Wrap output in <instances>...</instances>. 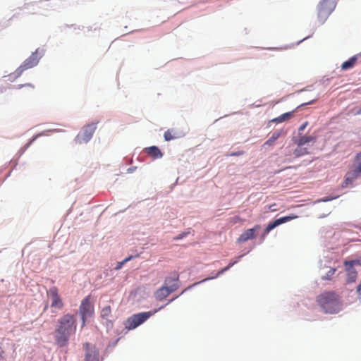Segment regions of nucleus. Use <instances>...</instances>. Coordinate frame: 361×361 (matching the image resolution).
<instances>
[{
	"instance_id": "nucleus-28",
	"label": "nucleus",
	"mask_w": 361,
	"mask_h": 361,
	"mask_svg": "<svg viewBox=\"0 0 361 361\" xmlns=\"http://www.w3.org/2000/svg\"><path fill=\"white\" fill-rule=\"evenodd\" d=\"M23 87H30L32 89H34V86L32 84H30V83L18 85V88L20 89V88H23Z\"/></svg>"
},
{
	"instance_id": "nucleus-14",
	"label": "nucleus",
	"mask_w": 361,
	"mask_h": 361,
	"mask_svg": "<svg viewBox=\"0 0 361 361\" xmlns=\"http://www.w3.org/2000/svg\"><path fill=\"white\" fill-rule=\"evenodd\" d=\"M260 228L259 225H256L254 228L247 229L238 238V243H244L248 240L255 238V232Z\"/></svg>"
},
{
	"instance_id": "nucleus-34",
	"label": "nucleus",
	"mask_w": 361,
	"mask_h": 361,
	"mask_svg": "<svg viewBox=\"0 0 361 361\" xmlns=\"http://www.w3.org/2000/svg\"><path fill=\"white\" fill-rule=\"evenodd\" d=\"M357 291H358V292L361 291V284H360V285L357 286Z\"/></svg>"
},
{
	"instance_id": "nucleus-18",
	"label": "nucleus",
	"mask_w": 361,
	"mask_h": 361,
	"mask_svg": "<svg viewBox=\"0 0 361 361\" xmlns=\"http://www.w3.org/2000/svg\"><path fill=\"white\" fill-rule=\"evenodd\" d=\"M164 136L166 141H170L171 140L180 137L181 133L176 130L175 129H169L165 132Z\"/></svg>"
},
{
	"instance_id": "nucleus-36",
	"label": "nucleus",
	"mask_w": 361,
	"mask_h": 361,
	"mask_svg": "<svg viewBox=\"0 0 361 361\" xmlns=\"http://www.w3.org/2000/svg\"><path fill=\"white\" fill-rule=\"evenodd\" d=\"M273 206H275V204L271 205V207H272V211H274V210H275V209H274V207H273Z\"/></svg>"
},
{
	"instance_id": "nucleus-26",
	"label": "nucleus",
	"mask_w": 361,
	"mask_h": 361,
	"mask_svg": "<svg viewBox=\"0 0 361 361\" xmlns=\"http://www.w3.org/2000/svg\"><path fill=\"white\" fill-rule=\"evenodd\" d=\"M355 164H357L356 166L361 167V152L356 154L355 159Z\"/></svg>"
},
{
	"instance_id": "nucleus-20",
	"label": "nucleus",
	"mask_w": 361,
	"mask_h": 361,
	"mask_svg": "<svg viewBox=\"0 0 361 361\" xmlns=\"http://www.w3.org/2000/svg\"><path fill=\"white\" fill-rule=\"evenodd\" d=\"M146 151L149 155H150L154 159L161 158L162 157L161 152L156 146H152L148 148H146Z\"/></svg>"
},
{
	"instance_id": "nucleus-6",
	"label": "nucleus",
	"mask_w": 361,
	"mask_h": 361,
	"mask_svg": "<svg viewBox=\"0 0 361 361\" xmlns=\"http://www.w3.org/2000/svg\"><path fill=\"white\" fill-rule=\"evenodd\" d=\"M159 310H154L152 312H142L133 315L128 318L126 323V327L133 329L145 322L149 317L158 312Z\"/></svg>"
},
{
	"instance_id": "nucleus-21",
	"label": "nucleus",
	"mask_w": 361,
	"mask_h": 361,
	"mask_svg": "<svg viewBox=\"0 0 361 361\" xmlns=\"http://www.w3.org/2000/svg\"><path fill=\"white\" fill-rule=\"evenodd\" d=\"M241 257H242V256H239V257H238V259H236V260H235V261H233V262H230V263H229V264H228L227 267H224V268L221 269V270H219V271L217 272V274H216L214 276H212V277H211V278L205 279L202 280V281H205L209 280V279H215V278L218 277L219 276H220V275L223 274L224 272H226V271H227L228 270H229V269H230V268H231V267H232L235 264H236V263L238 262V259H239Z\"/></svg>"
},
{
	"instance_id": "nucleus-27",
	"label": "nucleus",
	"mask_w": 361,
	"mask_h": 361,
	"mask_svg": "<svg viewBox=\"0 0 361 361\" xmlns=\"http://www.w3.org/2000/svg\"><path fill=\"white\" fill-rule=\"evenodd\" d=\"M133 257V256H130V257L126 258L125 259H123L122 262H119L116 269H121L124 264H126L127 262L130 261Z\"/></svg>"
},
{
	"instance_id": "nucleus-19",
	"label": "nucleus",
	"mask_w": 361,
	"mask_h": 361,
	"mask_svg": "<svg viewBox=\"0 0 361 361\" xmlns=\"http://www.w3.org/2000/svg\"><path fill=\"white\" fill-rule=\"evenodd\" d=\"M358 59H359V57H358V55L357 54V55L353 56L351 58H350L348 61L343 62L341 65L342 70L346 71L350 68H352L355 66V64Z\"/></svg>"
},
{
	"instance_id": "nucleus-13",
	"label": "nucleus",
	"mask_w": 361,
	"mask_h": 361,
	"mask_svg": "<svg viewBox=\"0 0 361 361\" xmlns=\"http://www.w3.org/2000/svg\"><path fill=\"white\" fill-rule=\"evenodd\" d=\"M48 294L51 298V307L62 309L63 307V303L60 296L59 295L58 289L56 287H52L49 289Z\"/></svg>"
},
{
	"instance_id": "nucleus-35",
	"label": "nucleus",
	"mask_w": 361,
	"mask_h": 361,
	"mask_svg": "<svg viewBox=\"0 0 361 361\" xmlns=\"http://www.w3.org/2000/svg\"><path fill=\"white\" fill-rule=\"evenodd\" d=\"M3 358V352L0 351V360Z\"/></svg>"
},
{
	"instance_id": "nucleus-25",
	"label": "nucleus",
	"mask_w": 361,
	"mask_h": 361,
	"mask_svg": "<svg viewBox=\"0 0 361 361\" xmlns=\"http://www.w3.org/2000/svg\"><path fill=\"white\" fill-rule=\"evenodd\" d=\"M336 269L331 268L325 276H322L323 280H330L331 279V276L335 274Z\"/></svg>"
},
{
	"instance_id": "nucleus-17",
	"label": "nucleus",
	"mask_w": 361,
	"mask_h": 361,
	"mask_svg": "<svg viewBox=\"0 0 361 361\" xmlns=\"http://www.w3.org/2000/svg\"><path fill=\"white\" fill-rule=\"evenodd\" d=\"M179 279V274L177 272H173L171 275L166 278L164 285L170 287V286L176 285L178 286V281Z\"/></svg>"
},
{
	"instance_id": "nucleus-4",
	"label": "nucleus",
	"mask_w": 361,
	"mask_h": 361,
	"mask_svg": "<svg viewBox=\"0 0 361 361\" xmlns=\"http://www.w3.org/2000/svg\"><path fill=\"white\" fill-rule=\"evenodd\" d=\"M97 123H92L85 126L75 137V142L78 144L88 142L96 128Z\"/></svg>"
},
{
	"instance_id": "nucleus-31",
	"label": "nucleus",
	"mask_w": 361,
	"mask_h": 361,
	"mask_svg": "<svg viewBox=\"0 0 361 361\" xmlns=\"http://www.w3.org/2000/svg\"><path fill=\"white\" fill-rule=\"evenodd\" d=\"M307 123H305L304 124H302L300 128H299V131H302L307 126Z\"/></svg>"
},
{
	"instance_id": "nucleus-11",
	"label": "nucleus",
	"mask_w": 361,
	"mask_h": 361,
	"mask_svg": "<svg viewBox=\"0 0 361 361\" xmlns=\"http://www.w3.org/2000/svg\"><path fill=\"white\" fill-rule=\"evenodd\" d=\"M360 175H361V167L360 166H353V168L345 174V179L342 183V187L347 188L349 185H352L353 184V182Z\"/></svg>"
},
{
	"instance_id": "nucleus-12",
	"label": "nucleus",
	"mask_w": 361,
	"mask_h": 361,
	"mask_svg": "<svg viewBox=\"0 0 361 361\" xmlns=\"http://www.w3.org/2000/svg\"><path fill=\"white\" fill-rule=\"evenodd\" d=\"M178 288V286L173 285L168 287L164 286L159 288L155 293V298L158 300H162L168 297L171 293L174 292Z\"/></svg>"
},
{
	"instance_id": "nucleus-22",
	"label": "nucleus",
	"mask_w": 361,
	"mask_h": 361,
	"mask_svg": "<svg viewBox=\"0 0 361 361\" xmlns=\"http://www.w3.org/2000/svg\"><path fill=\"white\" fill-rule=\"evenodd\" d=\"M281 136L280 131H275L272 133L271 136L264 142V145L271 146L274 144L275 141Z\"/></svg>"
},
{
	"instance_id": "nucleus-29",
	"label": "nucleus",
	"mask_w": 361,
	"mask_h": 361,
	"mask_svg": "<svg viewBox=\"0 0 361 361\" xmlns=\"http://www.w3.org/2000/svg\"><path fill=\"white\" fill-rule=\"evenodd\" d=\"M243 154H244L243 151H238V152H232L230 155L231 156H240V155H243Z\"/></svg>"
},
{
	"instance_id": "nucleus-5",
	"label": "nucleus",
	"mask_w": 361,
	"mask_h": 361,
	"mask_svg": "<svg viewBox=\"0 0 361 361\" xmlns=\"http://www.w3.org/2000/svg\"><path fill=\"white\" fill-rule=\"evenodd\" d=\"M79 311L82 322V327H83L85 325L87 318L92 317L94 314V306L91 302V296L90 295L82 300Z\"/></svg>"
},
{
	"instance_id": "nucleus-3",
	"label": "nucleus",
	"mask_w": 361,
	"mask_h": 361,
	"mask_svg": "<svg viewBox=\"0 0 361 361\" xmlns=\"http://www.w3.org/2000/svg\"><path fill=\"white\" fill-rule=\"evenodd\" d=\"M336 7L334 0H322L318 6V19L324 23Z\"/></svg>"
},
{
	"instance_id": "nucleus-15",
	"label": "nucleus",
	"mask_w": 361,
	"mask_h": 361,
	"mask_svg": "<svg viewBox=\"0 0 361 361\" xmlns=\"http://www.w3.org/2000/svg\"><path fill=\"white\" fill-rule=\"evenodd\" d=\"M295 217L296 216H283V217L276 219L274 221L271 222L267 225V226L265 229V233H269L272 229H274L276 226H278L283 223L288 222V221L295 219Z\"/></svg>"
},
{
	"instance_id": "nucleus-10",
	"label": "nucleus",
	"mask_w": 361,
	"mask_h": 361,
	"mask_svg": "<svg viewBox=\"0 0 361 361\" xmlns=\"http://www.w3.org/2000/svg\"><path fill=\"white\" fill-rule=\"evenodd\" d=\"M360 264V262L358 259L344 262V265L345 267V270L347 271L346 280L348 283H353L356 281L357 273L356 270L353 268V266Z\"/></svg>"
},
{
	"instance_id": "nucleus-37",
	"label": "nucleus",
	"mask_w": 361,
	"mask_h": 361,
	"mask_svg": "<svg viewBox=\"0 0 361 361\" xmlns=\"http://www.w3.org/2000/svg\"><path fill=\"white\" fill-rule=\"evenodd\" d=\"M273 206H275V204L271 205V207H272V211H274V210H275V209H274V207H273Z\"/></svg>"
},
{
	"instance_id": "nucleus-38",
	"label": "nucleus",
	"mask_w": 361,
	"mask_h": 361,
	"mask_svg": "<svg viewBox=\"0 0 361 361\" xmlns=\"http://www.w3.org/2000/svg\"><path fill=\"white\" fill-rule=\"evenodd\" d=\"M273 206H275V204L271 205V207H272V211H274V210H275V209H274V207H273Z\"/></svg>"
},
{
	"instance_id": "nucleus-7",
	"label": "nucleus",
	"mask_w": 361,
	"mask_h": 361,
	"mask_svg": "<svg viewBox=\"0 0 361 361\" xmlns=\"http://www.w3.org/2000/svg\"><path fill=\"white\" fill-rule=\"evenodd\" d=\"M85 349V361H101L99 358V353L97 348L90 343L83 344Z\"/></svg>"
},
{
	"instance_id": "nucleus-9",
	"label": "nucleus",
	"mask_w": 361,
	"mask_h": 361,
	"mask_svg": "<svg viewBox=\"0 0 361 361\" xmlns=\"http://www.w3.org/2000/svg\"><path fill=\"white\" fill-rule=\"evenodd\" d=\"M39 59V58L37 54V50H36V51L33 52L26 60H25L23 64L16 70L17 75L20 76L24 71L35 66L38 63Z\"/></svg>"
},
{
	"instance_id": "nucleus-33",
	"label": "nucleus",
	"mask_w": 361,
	"mask_h": 361,
	"mask_svg": "<svg viewBox=\"0 0 361 361\" xmlns=\"http://www.w3.org/2000/svg\"><path fill=\"white\" fill-rule=\"evenodd\" d=\"M361 114V108L359 109L357 112L355 113V115H360Z\"/></svg>"
},
{
	"instance_id": "nucleus-16",
	"label": "nucleus",
	"mask_w": 361,
	"mask_h": 361,
	"mask_svg": "<svg viewBox=\"0 0 361 361\" xmlns=\"http://www.w3.org/2000/svg\"><path fill=\"white\" fill-rule=\"evenodd\" d=\"M295 217L296 216H283V217L276 219L274 221L271 222L267 225V226L265 229V233H269L272 229H274L276 226H278L283 223L288 222V221L295 219Z\"/></svg>"
},
{
	"instance_id": "nucleus-1",
	"label": "nucleus",
	"mask_w": 361,
	"mask_h": 361,
	"mask_svg": "<svg viewBox=\"0 0 361 361\" xmlns=\"http://www.w3.org/2000/svg\"><path fill=\"white\" fill-rule=\"evenodd\" d=\"M77 324L75 317L66 314L58 319L54 331V338L60 347L66 346L72 335L76 331Z\"/></svg>"
},
{
	"instance_id": "nucleus-30",
	"label": "nucleus",
	"mask_w": 361,
	"mask_h": 361,
	"mask_svg": "<svg viewBox=\"0 0 361 361\" xmlns=\"http://www.w3.org/2000/svg\"><path fill=\"white\" fill-rule=\"evenodd\" d=\"M186 235V233H182L180 234H179L178 236H176L174 239L175 240H180V239H182L183 237H185Z\"/></svg>"
},
{
	"instance_id": "nucleus-2",
	"label": "nucleus",
	"mask_w": 361,
	"mask_h": 361,
	"mask_svg": "<svg viewBox=\"0 0 361 361\" xmlns=\"http://www.w3.org/2000/svg\"><path fill=\"white\" fill-rule=\"evenodd\" d=\"M317 302L326 314H336L341 309V298L334 291H326L319 295Z\"/></svg>"
},
{
	"instance_id": "nucleus-24",
	"label": "nucleus",
	"mask_w": 361,
	"mask_h": 361,
	"mask_svg": "<svg viewBox=\"0 0 361 361\" xmlns=\"http://www.w3.org/2000/svg\"><path fill=\"white\" fill-rule=\"evenodd\" d=\"M111 307L109 305L106 306L104 308H102V310H101V317L103 319H107L111 315Z\"/></svg>"
},
{
	"instance_id": "nucleus-23",
	"label": "nucleus",
	"mask_w": 361,
	"mask_h": 361,
	"mask_svg": "<svg viewBox=\"0 0 361 361\" xmlns=\"http://www.w3.org/2000/svg\"><path fill=\"white\" fill-rule=\"evenodd\" d=\"M293 116L292 112H286L285 114H281L279 117L272 120L273 122L276 123H282L286 120L290 119Z\"/></svg>"
},
{
	"instance_id": "nucleus-8",
	"label": "nucleus",
	"mask_w": 361,
	"mask_h": 361,
	"mask_svg": "<svg viewBox=\"0 0 361 361\" xmlns=\"http://www.w3.org/2000/svg\"><path fill=\"white\" fill-rule=\"evenodd\" d=\"M316 137L311 135H304L301 136L298 140V147L295 149L294 154L297 157H300L307 154V149L306 148H303L302 147L309 142H314Z\"/></svg>"
},
{
	"instance_id": "nucleus-32",
	"label": "nucleus",
	"mask_w": 361,
	"mask_h": 361,
	"mask_svg": "<svg viewBox=\"0 0 361 361\" xmlns=\"http://www.w3.org/2000/svg\"><path fill=\"white\" fill-rule=\"evenodd\" d=\"M316 100H317V99H313V100H312V101H310L309 102H306V103L302 104L300 106H305V105H307V104H312Z\"/></svg>"
}]
</instances>
